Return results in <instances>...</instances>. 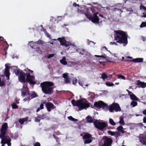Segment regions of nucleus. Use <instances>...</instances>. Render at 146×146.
Returning <instances> with one entry per match:
<instances>
[{"label":"nucleus","mask_w":146,"mask_h":146,"mask_svg":"<svg viewBox=\"0 0 146 146\" xmlns=\"http://www.w3.org/2000/svg\"><path fill=\"white\" fill-rule=\"evenodd\" d=\"M86 16V17L87 18H88L90 20V17H91L92 16H90L89 15L86 14H85Z\"/></svg>","instance_id":"obj_58"},{"label":"nucleus","mask_w":146,"mask_h":146,"mask_svg":"<svg viewBox=\"0 0 146 146\" xmlns=\"http://www.w3.org/2000/svg\"><path fill=\"white\" fill-rule=\"evenodd\" d=\"M103 139L104 144L103 145H102L101 146H111L113 141L111 138L105 136L103 137Z\"/></svg>","instance_id":"obj_7"},{"label":"nucleus","mask_w":146,"mask_h":146,"mask_svg":"<svg viewBox=\"0 0 146 146\" xmlns=\"http://www.w3.org/2000/svg\"><path fill=\"white\" fill-rule=\"evenodd\" d=\"M140 8V9H143L146 11V7L144 6H141Z\"/></svg>","instance_id":"obj_60"},{"label":"nucleus","mask_w":146,"mask_h":146,"mask_svg":"<svg viewBox=\"0 0 146 146\" xmlns=\"http://www.w3.org/2000/svg\"><path fill=\"white\" fill-rule=\"evenodd\" d=\"M94 124L95 127L100 130H103L105 128L108 126L107 123L97 121H94Z\"/></svg>","instance_id":"obj_4"},{"label":"nucleus","mask_w":146,"mask_h":146,"mask_svg":"<svg viewBox=\"0 0 146 146\" xmlns=\"http://www.w3.org/2000/svg\"><path fill=\"white\" fill-rule=\"evenodd\" d=\"M54 56V54H49L48 56V58H51L53 57Z\"/></svg>","instance_id":"obj_57"},{"label":"nucleus","mask_w":146,"mask_h":146,"mask_svg":"<svg viewBox=\"0 0 146 146\" xmlns=\"http://www.w3.org/2000/svg\"><path fill=\"white\" fill-rule=\"evenodd\" d=\"M14 72L17 76H19L20 75V71L19 69H16L14 70Z\"/></svg>","instance_id":"obj_32"},{"label":"nucleus","mask_w":146,"mask_h":146,"mask_svg":"<svg viewBox=\"0 0 146 146\" xmlns=\"http://www.w3.org/2000/svg\"><path fill=\"white\" fill-rule=\"evenodd\" d=\"M108 76L105 73H103L101 75V78L103 80H105L106 79H107Z\"/></svg>","instance_id":"obj_26"},{"label":"nucleus","mask_w":146,"mask_h":146,"mask_svg":"<svg viewBox=\"0 0 146 146\" xmlns=\"http://www.w3.org/2000/svg\"><path fill=\"white\" fill-rule=\"evenodd\" d=\"M95 57H100L102 58H106V56L105 54H104L103 55H95Z\"/></svg>","instance_id":"obj_40"},{"label":"nucleus","mask_w":146,"mask_h":146,"mask_svg":"<svg viewBox=\"0 0 146 146\" xmlns=\"http://www.w3.org/2000/svg\"><path fill=\"white\" fill-rule=\"evenodd\" d=\"M68 119L72 121H78V119L74 118L72 116H70L68 117Z\"/></svg>","instance_id":"obj_36"},{"label":"nucleus","mask_w":146,"mask_h":146,"mask_svg":"<svg viewBox=\"0 0 146 146\" xmlns=\"http://www.w3.org/2000/svg\"><path fill=\"white\" fill-rule=\"evenodd\" d=\"M38 116L40 118V119H43L44 118H46V115L44 114H42V115H38Z\"/></svg>","instance_id":"obj_43"},{"label":"nucleus","mask_w":146,"mask_h":146,"mask_svg":"<svg viewBox=\"0 0 146 146\" xmlns=\"http://www.w3.org/2000/svg\"><path fill=\"white\" fill-rule=\"evenodd\" d=\"M113 10L114 11H119L121 13H122L123 12V11L121 10V9H118L117 8H114L113 9Z\"/></svg>","instance_id":"obj_55"},{"label":"nucleus","mask_w":146,"mask_h":146,"mask_svg":"<svg viewBox=\"0 0 146 146\" xmlns=\"http://www.w3.org/2000/svg\"><path fill=\"white\" fill-rule=\"evenodd\" d=\"M91 10L92 11V13H94V14H96V13H97V12H96V10L94 7L91 8Z\"/></svg>","instance_id":"obj_52"},{"label":"nucleus","mask_w":146,"mask_h":146,"mask_svg":"<svg viewBox=\"0 0 146 146\" xmlns=\"http://www.w3.org/2000/svg\"><path fill=\"white\" fill-rule=\"evenodd\" d=\"M28 119V117H26L25 118H23L19 119L18 120V121L21 125H22L24 124L25 122H27Z\"/></svg>","instance_id":"obj_19"},{"label":"nucleus","mask_w":146,"mask_h":146,"mask_svg":"<svg viewBox=\"0 0 146 146\" xmlns=\"http://www.w3.org/2000/svg\"><path fill=\"white\" fill-rule=\"evenodd\" d=\"M137 103L136 102L133 101L132 102L131 104V105L133 106V107H134L136 106H137Z\"/></svg>","instance_id":"obj_39"},{"label":"nucleus","mask_w":146,"mask_h":146,"mask_svg":"<svg viewBox=\"0 0 146 146\" xmlns=\"http://www.w3.org/2000/svg\"><path fill=\"white\" fill-rule=\"evenodd\" d=\"M11 141H9L7 143H5L6 144H7L8 146H11Z\"/></svg>","instance_id":"obj_59"},{"label":"nucleus","mask_w":146,"mask_h":146,"mask_svg":"<svg viewBox=\"0 0 146 146\" xmlns=\"http://www.w3.org/2000/svg\"><path fill=\"white\" fill-rule=\"evenodd\" d=\"M40 119L38 115L37 117H35V122L39 123Z\"/></svg>","instance_id":"obj_34"},{"label":"nucleus","mask_w":146,"mask_h":146,"mask_svg":"<svg viewBox=\"0 0 146 146\" xmlns=\"http://www.w3.org/2000/svg\"><path fill=\"white\" fill-rule=\"evenodd\" d=\"M35 42H34L33 41L29 42V45L33 48H35Z\"/></svg>","instance_id":"obj_28"},{"label":"nucleus","mask_w":146,"mask_h":146,"mask_svg":"<svg viewBox=\"0 0 146 146\" xmlns=\"http://www.w3.org/2000/svg\"><path fill=\"white\" fill-rule=\"evenodd\" d=\"M77 82V79L76 78H74L72 80V84H75Z\"/></svg>","instance_id":"obj_45"},{"label":"nucleus","mask_w":146,"mask_h":146,"mask_svg":"<svg viewBox=\"0 0 146 146\" xmlns=\"http://www.w3.org/2000/svg\"><path fill=\"white\" fill-rule=\"evenodd\" d=\"M30 73H28L26 75V82H29L31 84L34 85L36 84V82L35 81V77L34 76L30 75Z\"/></svg>","instance_id":"obj_6"},{"label":"nucleus","mask_w":146,"mask_h":146,"mask_svg":"<svg viewBox=\"0 0 146 146\" xmlns=\"http://www.w3.org/2000/svg\"><path fill=\"white\" fill-rule=\"evenodd\" d=\"M4 74L6 77L7 78V79L9 80V76L10 73L9 72H4Z\"/></svg>","instance_id":"obj_42"},{"label":"nucleus","mask_w":146,"mask_h":146,"mask_svg":"<svg viewBox=\"0 0 146 146\" xmlns=\"http://www.w3.org/2000/svg\"><path fill=\"white\" fill-rule=\"evenodd\" d=\"M115 136L116 138H117L119 136H120V133L118 131L115 132Z\"/></svg>","instance_id":"obj_48"},{"label":"nucleus","mask_w":146,"mask_h":146,"mask_svg":"<svg viewBox=\"0 0 146 146\" xmlns=\"http://www.w3.org/2000/svg\"><path fill=\"white\" fill-rule=\"evenodd\" d=\"M106 84L107 86H113L114 84L112 83H110L108 82H106Z\"/></svg>","instance_id":"obj_41"},{"label":"nucleus","mask_w":146,"mask_h":146,"mask_svg":"<svg viewBox=\"0 0 146 146\" xmlns=\"http://www.w3.org/2000/svg\"><path fill=\"white\" fill-rule=\"evenodd\" d=\"M131 99L133 100L137 101L139 100V98H137L133 94H132L131 95H130Z\"/></svg>","instance_id":"obj_24"},{"label":"nucleus","mask_w":146,"mask_h":146,"mask_svg":"<svg viewBox=\"0 0 146 146\" xmlns=\"http://www.w3.org/2000/svg\"><path fill=\"white\" fill-rule=\"evenodd\" d=\"M117 76H118V78H121L123 79V80H125V77L124 76H123L121 75H118Z\"/></svg>","instance_id":"obj_50"},{"label":"nucleus","mask_w":146,"mask_h":146,"mask_svg":"<svg viewBox=\"0 0 146 146\" xmlns=\"http://www.w3.org/2000/svg\"><path fill=\"white\" fill-rule=\"evenodd\" d=\"M123 129V127L121 126H119L117 128V129L119 131H121Z\"/></svg>","instance_id":"obj_49"},{"label":"nucleus","mask_w":146,"mask_h":146,"mask_svg":"<svg viewBox=\"0 0 146 146\" xmlns=\"http://www.w3.org/2000/svg\"><path fill=\"white\" fill-rule=\"evenodd\" d=\"M1 143L2 144L1 146H5V145L6 144L5 142H3L2 141H1Z\"/></svg>","instance_id":"obj_62"},{"label":"nucleus","mask_w":146,"mask_h":146,"mask_svg":"<svg viewBox=\"0 0 146 146\" xmlns=\"http://www.w3.org/2000/svg\"><path fill=\"white\" fill-rule=\"evenodd\" d=\"M19 76V79L20 82L25 84L26 82L25 80L26 73L22 71H20V75Z\"/></svg>","instance_id":"obj_10"},{"label":"nucleus","mask_w":146,"mask_h":146,"mask_svg":"<svg viewBox=\"0 0 146 146\" xmlns=\"http://www.w3.org/2000/svg\"><path fill=\"white\" fill-rule=\"evenodd\" d=\"M115 34L114 35V40L116 42L120 44H123L124 46L126 45L128 43V35L127 32L121 30L115 31Z\"/></svg>","instance_id":"obj_1"},{"label":"nucleus","mask_w":146,"mask_h":146,"mask_svg":"<svg viewBox=\"0 0 146 146\" xmlns=\"http://www.w3.org/2000/svg\"><path fill=\"white\" fill-rule=\"evenodd\" d=\"M9 71V66H6L5 69V71L4 72H8Z\"/></svg>","instance_id":"obj_46"},{"label":"nucleus","mask_w":146,"mask_h":146,"mask_svg":"<svg viewBox=\"0 0 146 146\" xmlns=\"http://www.w3.org/2000/svg\"><path fill=\"white\" fill-rule=\"evenodd\" d=\"M86 119L88 123H92L93 122L92 117L90 115H88L86 117Z\"/></svg>","instance_id":"obj_22"},{"label":"nucleus","mask_w":146,"mask_h":146,"mask_svg":"<svg viewBox=\"0 0 146 146\" xmlns=\"http://www.w3.org/2000/svg\"><path fill=\"white\" fill-rule=\"evenodd\" d=\"M5 83L4 81H1V79L0 77V86H5Z\"/></svg>","instance_id":"obj_44"},{"label":"nucleus","mask_w":146,"mask_h":146,"mask_svg":"<svg viewBox=\"0 0 146 146\" xmlns=\"http://www.w3.org/2000/svg\"><path fill=\"white\" fill-rule=\"evenodd\" d=\"M109 110L111 112H113V110H115L116 112L121 111V109L119 104L115 103H113L110 106Z\"/></svg>","instance_id":"obj_5"},{"label":"nucleus","mask_w":146,"mask_h":146,"mask_svg":"<svg viewBox=\"0 0 146 146\" xmlns=\"http://www.w3.org/2000/svg\"><path fill=\"white\" fill-rule=\"evenodd\" d=\"M7 128L8 125L7 123H5L2 124L0 130V134H6Z\"/></svg>","instance_id":"obj_11"},{"label":"nucleus","mask_w":146,"mask_h":146,"mask_svg":"<svg viewBox=\"0 0 146 146\" xmlns=\"http://www.w3.org/2000/svg\"><path fill=\"white\" fill-rule=\"evenodd\" d=\"M92 141V140L91 139H88L85 140L84 141L85 144H88L91 143Z\"/></svg>","instance_id":"obj_33"},{"label":"nucleus","mask_w":146,"mask_h":146,"mask_svg":"<svg viewBox=\"0 0 146 146\" xmlns=\"http://www.w3.org/2000/svg\"><path fill=\"white\" fill-rule=\"evenodd\" d=\"M137 84L139 86H138L139 88H144L146 87V83H145L144 82H141L139 80H137Z\"/></svg>","instance_id":"obj_18"},{"label":"nucleus","mask_w":146,"mask_h":146,"mask_svg":"<svg viewBox=\"0 0 146 146\" xmlns=\"http://www.w3.org/2000/svg\"><path fill=\"white\" fill-rule=\"evenodd\" d=\"M30 91H26L22 90L21 92V96L23 97L25 96L26 95H30Z\"/></svg>","instance_id":"obj_23"},{"label":"nucleus","mask_w":146,"mask_h":146,"mask_svg":"<svg viewBox=\"0 0 146 146\" xmlns=\"http://www.w3.org/2000/svg\"><path fill=\"white\" fill-rule=\"evenodd\" d=\"M38 95L35 93V92H33L30 95L25 98L23 100L25 101H29L31 99L33 98L38 97Z\"/></svg>","instance_id":"obj_12"},{"label":"nucleus","mask_w":146,"mask_h":146,"mask_svg":"<svg viewBox=\"0 0 146 146\" xmlns=\"http://www.w3.org/2000/svg\"><path fill=\"white\" fill-rule=\"evenodd\" d=\"M110 44H114L115 45H117V44L116 43V42H110Z\"/></svg>","instance_id":"obj_63"},{"label":"nucleus","mask_w":146,"mask_h":146,"mask_svg":"<svg viewBox=\"0 0 146 146\" xmlns=\"http://www.w3.org/2000/svg\"><path fill=\"white\" fill-rule=\"evenodd\" d=\"M44 109V104H41L40 106V107L39 108H38L36 111V112H37L38 111H39L40 110H42Z\"/></svg>","instance_id":"obj_29"},{"label":"nucleus","mask_w":146,"mask_h":146,"mask_svg":"<svg viewBox=\"0 0 146 146\" xmlns=\"http://www.w3.org/2000/svg\"><path fill=\"white\" fill-rule=\"evenodd\" d=\"M143 59L142 58H136L133 59L131 61L135 62H142Z\"/></svg>","instance_id":"obj_20"},{"label":"nucleus","mask_w":146,"mask_h":146,"mask_svg":"<svg viewBox=\"0 0 146 146\" xmlns=\"http://www.w3.org/2000/svg\"><path fill=\"white\" fill-rule=\"evenodd\" d=\"M53 137H54V138L56 140V141L57 142H58V137L56 136L55 134H53Z\"/></svg>","instance_id":"obj_53"},{"label":"nucleus","mask_w":146,"mask_h":146,"mask_svg":"<svg viewBox=\"0 0 146 146\" xmlns=\"http://www.w3.org/2000/svg\"><path fill=\"white\" fill-rule=\"evenodd\" d=\"M98 14V13H96L94 15L93 17L92 16L91 17H90V21L94 23H99V19L97 15Z\"/></svg>","instance_id":"obj_13"},{"label":"nucleus","mask_w":146,"mask_h":146,"mask_svg":"<svg viewBox=\"0 0 146 146\" xmlns=\"http://www.w3.org/2000/svg\"><path fill=\"white\" fill-rule=\"evenodd\" d=\"M60 62L64 65H66L67 64V62L65 60V57L63 58L62 59L60 60Z\"/></svg>","instance_id":"obj_27"},{"label":"nucleus","mask_w":146,"mask_h":146,"mask_svg":"<svg viewBox=\"0 0 146 146\" xmlns=\"http://www.w3.org/2000/svg\"><path fill=\"white\" fill-rule=\"evenodd\" d=\"M139 141L141 143L146 146V136L142 135V136L139 137Z\"/></svg>","instance_id":"obj_16"},{"label":"nucleus","mask_w":146,"mask_h":146,"mask_svg":"<svg viewBox=\"0 0 146 146\" xmlns=\"http://www.w3.org/2000/svg\"><path fill=\"white\" fill-rule=\"evenodd\" d=\"M54 83L53 82L49 81L43 82L40 84L41 90L42 92L45 94L50 95L54 92L53 87Z\"/></svg>","instance_id":"obj_2"},{"label":"nucleus","mask_w":146,"mask_h":146,"mask_svg":"<svg viewBox=\"0 0 146 146\" xmlns=\"http://www.w3.org/2000/svg\"><path fill=\"white\" fill-rule=\"evenodd\" d=\"M94 106L98 108L104 109L105 107H107L108 105L106 104L102 101H99L96 102L94 104Z\"/></svg>","instance_id":"obj_8"},{"label":"nucleus","mask_w":146,"mask_h":146,"mask_svg":"<svg viewBox=\"0 0 146 146\" xmlns=\"http://www.w3.org/2000/svg\"><path fill=\"white\" fill-rule=\"evenodd\" d=\"M12 108L13 109H17L18 108V106L15 103H13L12 104Z\"/></svg>","instance_id":"obj_38"},{"label":"nucleus","mask_w":146,"mask_h":146,"mask_svg":"<svg viewBox=\"0 0 146 146\" xmlns=\"http://www.w3.org/2000/svg\"><path fill=\"white\" fill-rule=\"evenodd\" d=\"M57 40L59 41L61 44L66 47H67L71 45V43L69 42L66 41L65 40V38L64 37L59 38H58Z\"/></svg>","instance_id":"obj_9"},{"label":"nucleus","mask_w":146,"mask_h":146,"mask_svg":"<svg viewBox=\"0 0 146 146\" xmlns=\"http://www.w3.org/2000/svg\"><path fill=\"white\" fill-rule=\"evenodd\" d=\"M143 113L144 115H146V110L143 111L142 112Z\"/></svg>","instance_id":"obj_64"},{"label":"nucleus","mask_w":146,"mask_h":146,"mask_svg":"<svg viewBox=\"0 0 146 146\" xmlns=\"http://www.w3.org/2000/svg\"><path fill=\"white\" fill-rule=\"evenodd\" d=\"M146 27V22H142L141 25L140 26V27L141 28H142L144 27Z\"/></svg>","instance_id":"obj_37"},{"label":"nucleus","mask_w":146,"mask_h":146,"mask_svg":"<svg viewBox=\"0 0 146 146\" xmlns=\"http://www.w3.org/2000/svg\"><path fill=\"white\" fill-rule=\"evenodd\" d=\"M45 34L46 35L47 37L49 38L50 39H51L52 37L47 32H46L45 33Z\"/></svg>","instance_id":"obj_54"},{"label":"nucleus","mask_w":146,"mask_h":146,"mask_svg":"<svg viewBox=\"0 0 146 146\" xmlns=\"http://www.w3.org/2000/svg\"><path fill=\"white\" fill-rule=\"evenodd\" d=\"M62 77L64 79V82L66 84L70 83V80L68 76V74L64 73L63 74Z\"/></svg>","instance_id":"obj_17"},{"label":"nucleus","mask_w":146,"mask_h":146,"mask_svg":"<svg viewBox=\"0 0 146 146\" xmlns=\"http://www.w3.org/2000/svg\"><path fill=\"white\" fill-rule=\"evenodd\" d=\"M109 123L112 125H115V123L114 122L113 120L111 118H110L109 120Z\"/></svg>","instance_id":"obj_30"},{"label":"nucleus","mask_w":146,"mask_h":146,"mask_svg":"<svg viewBox=\"0 0 146 146\" xmlns=\"http://www.w3.org/2000/svg\"><path fill=\"white\" fill-rule=\"evenodd\" d=\"M143 122L146 123V116L144 117L143 119Z\"/></svg>","instance_id":"obj_61"},{"label":"nucleus","mask_w":146,"mask_h":146,"mask_svg":"<svg viewBox=\"0 0 146 146\" xmlns=\"http://www.w3.org/2000/svg\"><path fill=\"white\" fill-rule=\"evenodd\" d=\"M71 103L74 106H77L80 110L88 108L90 104V103L87 101L84 102L83 100L82 99L76 101L75 100H72Z\"/></svg>","instance_id":"obj_3"},{"label":"nucleus","mask_w":146,"mask_h":146,"mask_svg":"<svg viewBox=\"0 0 146 146\" xmlns=\"http://www.w3.org/2000/svg\"><path fill=\"white\" fill-rule=\"evenodd\" d=\"M27 82H25L24 84V85L23 86V91H29V89L27 87Z\"/></svg>","instance_id":"obj_25"},{"label":"nucleus","mask_w":146,"mask_h":146,"mask_svg":"<svg viewBox=\"0 0 146 146\" xmlns=\"http://www.w3.org/2000/svg\"><path fill=\"white\" fill-rule=\"evenodd\" d=\"M5 134H0V138L1 139V141L7 143L9 141H11L10 137L8 136H5Z\"/></svg>","instance_id":"obj_14"},{"label":"nucleus","mask_w":146,"mask_h":146,"mask_svg":"<svg viewBox=\"0 0 146 146\" xmlns=\"http://www.w3.org/2000/svg\"><path fill=\"white\" fill-rule=\"evenodd\" d=\"M47 110L48 112L51 111V109H54L56 108V107L51 102H47L45 105Z\"/></svg>","instance_id":"obj_15"},{"label":"nucleus","mask_w":146,"mask_h":146,"mask_svg":"<svg viewBox=\"0 0 146 146\" xmlns=\"http://www.w3.org/2000/svg\"><path fill=\"white\" fill-rule=\"evenodd\" d=\"M35 43L38 44H43L42 41L40 39H39L38 41H36Z\"/></svg>","instance_id":"obj_47"},{"label":"nucleus","mask_w":146,"mask_h":146,"mask_svg":"<svg viewBox=\"0 0 146 146\" xmlns=\"http://www.w3.org/2000/svg\"><path fill=\"white\" fill-rule=\"evenodd\" d=\"M34 146H40V143L38 142H36L34 145Z\"/></svg>","instance_id":"obj_56"},{"label":"nucleus","mask_w":146,"mask_h":146,"mask_svg":"<svg viewBox=\"0 0 146 146\" xmlns=\"http://www.w3.org/2000/svg\"><path fill=\"white\" fill-rule=\"evenodd\" d=\"M82 52H80V53L82 55L85 54L86 55H87L86 53H88V52H87L86 51H85L84 50H82Z\"/></svg>","instance_id":"obj_51"},{"label":"nucleus","mask_w":146,"mask_h":146,"mask_svg":"<svg viewBox=\"0 0 146 146\" xmlns=\"http://www.w3.org/2000/svg\"><path fill=\"white\" fill-rule=\"evenodd\" d=\"M108 134L111 135V136H113L115 135V132L112 131L110 130H109L107 131Z\"/></svg>","instance_id":"obj_31"},{"label":"nucleus","mask_w":146,"mask_h":146,"mask_svg":"<svg viewBox=\"0 0 146 146\" xmlns=\"http://www.w3.org/2000/svg\"><path fill=\"white\" fill-rule=\"evenodd\" d=\"M119 123L120 124H121L123 125H125V123L123 120V118H121V117H120Z\"/></svg>","instance_id":"obj_35"},{"label":"nucleus","mask_w":146,"mask_h":146,"mask_svg":"<svg viewBox=\"0 0 146 146\" xmlns=\"http://www.w3.org/2000/svg\"><path fill=\"white\" fill-rule=\"evenodd\" d=\"M92 135L89 133H86V134L84 135L83 137V139H89L91 138Z\"/></svg>","instance_id":"obj_21"}]
</instances>
